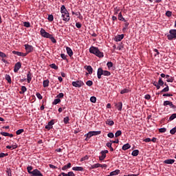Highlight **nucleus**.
Wrapping results in <instances>:
<instances>
[{
  "label": "nucleus",
  "instance_id": "obj_1",
  "mask_svg": "<svg viewBox=\"0 0 176 176\" xmlns=\"http://www.w3.org/2000/svg\"><path fill=\"white\" fill-rule=\"evenodd\" d=\"M60 13L62 14V17L63 21H69L71 20V17L69 16V12L65 8V6L63 5L60 8Z\"/></svg>",
  "mask_w": 176,
  "mask_h": 176
},
{
  "label": "nucleus",
  "instance_id": "obj_2",
  "mask_svg": "<svg viewBox=\"0 0 176 176\" xmlns=\"http://www.w3.org/2000/svg\"><path fill=\"white\" fill-rule=\"evenodd\" d=\"M72 86L74 87H82V86H85V82L82 80L73 81Z\"/></svg>",
  "mask_w": 176,
  "mask_h": 176
},
{
  "label": "nucleus",
  "instance_id": "obj_3",
  "mask_svg": "<svg viewBox=\"0 0 176 176\" xmlns=\"http://www.w3.org/2000/svg\"><path fill=\"white\" fill-rule=\"evenodd\" d=\"M108 152H109L108 150L102 151L100 152L101 156H99V160L102 162V160H104V159L107 157V153H108Z\"/></svg>",
  "mask_w": 176,
  "mask_h": 176
},
{
  "label": "nucleus",
  "instance_id": "obj_4",
  "mask_svg": "<svg viewBox=\"0 0 176 176\" xmlns=\"http://www.w3.org/2000/svg\"><path fill=\"white\" fill-rule=\"evenodd\" d=\"M40 32L41 36H43L44 38H50L52 35L50 33L47 32L44 29H41Z\"/></svg>",
  "mask_w": 176,
  "mask_h": 176
},
{
  "label": "nucleus",
  "instance_id": "obj_5",
  "mask_svg": "<svg viewBox=\"0 0 176 176\" xmlns=\"http://www.w3.org/2000/svg\"><path fill=\"white\" fill-rule=\"evenodd\" d=\"M53 124H54V120L50 121L48 124L45 126V129L47 130H51V129H53Z\"/></svg>",
  "mask_w": 176,
  "mask_h": 176
},
{
  "label": "nucleus",
  "instance_id": "obj_6",
  "mask_svg": "<svg viewBox=\"0 0 176 176\" xmlns=\"http://www.w3.org/2000/svg\"><path fill=\"white\" fill-rule=\"evenodd\" d=\"M25 49L27 53H31V52H32L34 50V47H32V45L25 44Z\"/></svg>",
  "mask_w": 176,
  "mask_h": 176
},
{
  "label": "nucleus",
  "instance_id": "obj_7",
  "mask_svg": "<svg viewBox=\"0 0 176 176\" xmlns=\"http://www.w3.org/2000/svg\"><path fill=\"white\" fill-rule=\"evenodd\" d=\"M20 68H21V63L17 62L14 65V72H19Z\"/></svg>",
  "mask_w": 176,
  "mask_h": 176
},
{
  "label": "nucleus",
  "instance_id": "obj_8",
  "mask_svg": "<svg viewBox=\"0 0 176 176\" xmlns=\"http://www.w3.org/2000/svg\"><path fill=\"white\" fill-rule=\"evenodd\" d=\"M103 74H104V70L102 69V68L101 67L98 68L97 72L98 78L101 79V76H102Z\"/></svg>",
  "mask_w": 176,
  "mask_h": 176
},
{
  "label": "nucleus",
  "instance_id": "obj_9",
  "mask_svg": "<svg viewBox=\"0 0 176 176\" xmlns=\"http://www.w3.org/2000/svg\"><path fill=\"white\" fill-rule=\"evenodd\" d=\"M123 38H124V34H118L115 37L114 41L116 42H120Z\"/></svg>",
  "mask_w": 176,
  "mask_h": 176
},
{
  "label": "nucleus",
  "instance_id": "obj_10",
  "mask_svg": "<svg viewBox=\"0 0 176 176\" xmlns=\"http://www.w3.org/2000/svg\"><path fill=\"white\" fill-rule=\"evenodd\" d=\"M96 52H98V47L92 46L89 48V53L94 54Z\"/></svg>",
  "mask_w": 176,
  "mask_h": 176
},
{
  "label": "nucleus",
  "instance_id": "obj_11",
  "mask_svg": "<svg viewBox=\"0 0 176 176\" xmlns=\"http://www.w3.org/2000/svg\"><path fill=\"white\" fill-rule=\"evenodd\" d=\"M67 53L69 57H72L74 56V52H72V50L69 47H66Z\"/></svg>",
  "mask_w": 176,
  "mask_h": 176
},
{
  "label": "nucleus",
  "instance_id": "obj_12",
  "mask_svg": "<svg viewBox=\"0 0 176 176\" xmlns=\"http://www.w3.org/2000/svg\"><path fill=\"white\" fill-rule=\"evenodd\" d=\"M175 162V160L173 159H169V160H166L164 161V164H173V163Z\"/></svg>",
  "mask_w": 176,
  "mask_h": 176
},
{
  "label": "nucleus",
  "instance_id": "obj_13",
  "mask_svg": "<svg viewBox=\"0 0 176 176\" xmlns=\"http://www.w3.org/2000/svg\"><path fill=\"white\" fill-rule=\"evenodd\" d=\"M116 107L118 111H122V108H123V104L122 103V102H119L118 103L116 104Z\"/></svg>",
  "mask_w": 176,
  "mask_h": 176
},
{
  "label": "nucleus",
  "instance_id": "obj_14",
  "mask_svg": "<svg viewBox=\"0 0 176 176\" xmlns=\"http://www.w3.org/2000/svg\"><path fill=\"white\" fill-rule=\"evenodd\" d=\"M166 82L173 83L174 82V78L170 77L168 74L166 75Z\"/></svg>",
  "mask_w": 176,
  "mask_h": 176
},
{
  "label": "nucleus",
  "instance_id": "obj_15",
  "mask_svg": "<svg viewBox=\"0 0 176 176\" xmlns=\"http://www.w3.org/2000/svg\"><path fill=\"white\" fill-rule=\"evenodd\" d=\"M61 175H63V176H75V173H74V172H72V171L68 172L67 173L63 172V173H61Z\"/></svg>",
  "mask_w": 176,
  "mask_h": 176
},
{
  "label": "nucleus",
  "instance_id": "obj_16",
  "mask_svg": "<svg viewBox=\"0 0 176 176\" xmlns=\"http://www.w3.org/2000/svg\"><path fill=\"white\" fill-rule=\"evenodd\" d=\"M131 148V146L130 144L126 143L122 146V151H127V149H130Z\"/></svg>",
  "mask_w": 176,
  "mask_h": 176
},
{
  "label": "nucleus",
  "instance_id": "obj_17",
  "mask_svg": "<svg viewBox=\"0 0 176 176\" xmlns=\"http://www.w3.org/2000/svg\"><path fill=\"white\" fill-rule=\"evenodd\" d=\"M118 174H120V170L116 169V170L110 173V176L118 175Z\"/></svg>",
  "mask_w": 176,
  "mask_h": 176
},
{
  "label": "nucleus",
  "instance_id": "obj_18",
  "mask_svg": "<svg viewBox=\"0 0 176 176\" xmlns=\"http://www.w3.org/2000/svg\"><path fill=\"white\" fill-rule=\"evenodd\" d=\"M94 54L97 57H100V58L104 57V53L101 52L100 50H98V52H96Z\"/></svg>",
  "mask_w": 176,
  "mask_h": 176
},
{
  "label": "nucleus",
  "instance_id": "obj_19",
  "mask_svg": "<svg viewBox=\"0 0 176 176\" xmlns=\"http://www.w3.org/2000/svg\"><path fill=\"white\" fill-rule=\"evenodd\" d=\"M74 171H83V167L82 166H75L72 168Z\"/></svg>",
  "mask_w": 176,
  "mask_h": 176
},
{
  "label": "nucleus",
  "instance_id": "obj_20",
  "mask_svg": "<svg viewBox=\"0 0 176 176\" xmlns=\"http://www.w3.org/2000/svg\"><path fill=\"white\" fill-rule=\"evenodd\" d=\"M28 83H30L32 80V76H31V72H28L27 74Z\"/></svg>",
  "mask_w": 176,
  "mask_h": 176
},
{
  "label": "nucleus",
  "instance_id": "obj_21",
  "mask_svg": "<svg viewBox=\"0 0 176 176\" xmlns=\"http://www.w3.org/2000/svg\"><path fill=\"white\" fill-rule=\"evenodd\" d=\"M86 69L89 75H91V74H93V67H91V66H87Z\"/></svg>",
  "mask_w": 176,
  "mask_h": 176
},
{
  "label": "nucleus",
  "instance_id": "obj_22",
  "mask_svg": "<svg viewBox=\"0 0 176 176\" xmlns=\"http://www.w3.org/2000/svg\"><path fill=\"white\" fill-rule=\"evenodd\" d=\"M167 38H168V41H173V39H176V36L170 34L167 35Z\"/></svg>",
  "mask_w": 176,
  "mask_h": 176
},
{
  "label": "nucleus",
  "instance_id": "obj_23",
  "mask_svg": "<svg viewBox=\"0 0 176 176\" xmlns=\"http://www.w3.org/2000/svg\"><path fill=\"white\" fill-rule=\"evenodd\" d=\"M106 124H108V126H113L115 124V122H113V120L108 119L106 121Z\"/></svg>",
  "mask_w": 176,
  "mask_h": 176
},
{
  "label": "nucleus",
  "instance_id": "obj_24",
  "mask_svg": "<svg viewBox=\"0 0 176 176\" xmlns=\"http://www.w3.org/2000/svg\"><path fill=\"white\" fill-rule=\"evenodd\" d=\"M6 148H7V149L13 150V149H16V148H18V146H17V144H14L12 146H6Z\"/></svg>",
  "mask_w": 176,
  "mask_h": 176
},
{
  "label": "nucleus",
  "instance_id": "obj_25",
  "mask_svg": "<svg viewBox=\"0 0 176 176\" xmlns=\"http://www.w3.org/2000/svg\"><path fill=\"white\" fill-rule=\"evenodd\" d=\"M118 20H120V21H126V19H124L123 15H122V12L118 14Z\"/></svg>",
  "mask_w": 176,
  "mask_h": 176
},
{
  "label": "nucleus",
  "instance_id": "obj_26",
  "mask_svg": "<svg viewBox=\"0 0 176 176\" xmlns=\"http://www.w3.org/2000/svg\"><path fill=\"white\" fill-rule=\"evenodd\" d=\"M67 168H71V163H68L67 165H65L63 168L62 170L63 171H65V170H67Z\"/></svg>",
  "mask_w": 176,
  "mask_h": 176
},
{
  "label": "nucleus",
  "instance_id": "obj_27",
  "mask_svg": "<svg viewBox=\"0 0 176 176\" xmlns=\"http://www.w3.org/2000/svg\"><path fill=\"white\" fill-rule=\"evenodd\" d=\"M43 87H49V80H45L43 82Z\"/></svg>",
  "mask_w": 176,
  "mask_h": 176
},
{
  "label": "nucleus",
  "instance_id": "obj_28",
  "mask_svg": "<svg viewBox=\"0 0 176 176\" xmlns=\"http://www.w3.org/2000/svg\"><path fill=\"white\" fill-rule=\"evenodd\" d=\"M139 153H140V151L134 150L132 151L131 155H132V156H138Z\"/></svg>",
  "mask_w": 176,
  "mask_h": 176
},
{
  "label": "nucleus",
  "instance_id": "obj_29",
  "mask_svg": "<svg viewBox=\"0 0 176 176\" xmlns=\"http://www.w3.org/2000/svg\"><path fill=\"white\" fill-rule=\"evenodd\" d=\"M85 135H87V138H85V141H87V138H91V137H93V133L91 131H89Z\"/></svg>",
  "mask_w": 176,
  "mask_h": 176
},
{
  "label": "nucleus",
  "instance_id": "obj_30",
  "mask_svg": "<svg viewBox=\"0 0 176 176\" xmlns=\"http://www.w3.org/2000/svg\"><path fill=\"white\" fill-rule=\"evenodd\" d=\"M13 54H16V56H27V54H24L20 52L13 51Z\"/></svg>",
  "mask_w": 176,
  "mask_h": 176
},
{
  "label": "nucleus",
  "instance_id": "obj_31",
  "mask_svg": "<svg viewBox=\"0 0 176 176\" xmlns=\"http://www.w3.org/2000/svg\"><path fill=\"white\" fill-rule=\"evenodd\" d=\"M59 102H61V100H60V98H57L54 100L52 104L53 105H57V104H59Z\"/></svg>",
  "mask_w": 176,
  "mask_h": 176
},
{
  "label": "nucleus",
  "instance_id": "obj_32",
  "mask_svg": "<svg viewBox=\"0 0 176 176\" xmlns=\"http://www.w3.org/2000/svg\"><path fill=\"white\" fill-rule=\"evenodd\" d=\"M6 172L8 174V176H12V170L10 168H7Z\"/></svg>",
  "mask_w": 176,
  "mask_h": 176
},
{
  "label": "nucleus",
  "instance_id": "obj_33",
  "mask_svg": "<svg viewBox=\"0 0 176 176\" xmlns=\"http://www.w3.org/2000/svg\"><path fill=\"white\" fill-rule=\"evenodd\" d=\"M32 169H33V167H32V166H28V167H27L28 173L29 174L32 175Z\"/></svg>",
  "mask_w": 176,
  "mask_h": 176
},
{
  "label": "nucleus",
  "instance_id": "obj_34",
  "mask_svg": "<svg viewBox=\"0 0 176 176\" xmlns=\"http://www.w3.org/2000/svg\"><path fill=\"white\" fill-rule=\"evenodd\" d=\"M6 79L8 82V83H12V78H10V75H6Z\"/></svg>",
  "mask_w": 176,
  "mask_h": 176
},
{
  "label": "nucleus",
  "instance_id": "obj_35",
  "mask_svg": "<svg viewBox=\"0 0 176 176\" xmlns=\"http://www.w3.org/2000/svg\"><path fill=\"white\" fill-rule=\"evenodd\" d=\"M49 39H51V41L52 42V43H56L57 41H56V38H54V36H53V35L51 34V36H50Z\"/></svg>",
  "mask_w": 176,
  "mask_h": 176
},
{
  "label": "nucleus",
  "instance_id": "obj_36",
  "mask_svg": "<svg viewBox=\"0 0 176 176\" xmlns=\"http://www.w3.org/2000/svg\"><path fill=\"white\" fill-rule=\"evenodd\" d=\"M98 167H100V164H95L91 166L90 169L93 170L94 168H98Z\"/></svg>",
  "mask_w": 176,
  "mask_h": 176
},
{
  "label": "nucleus",
  "instance_id": "obj_37",
  "mask_svg": "<svg viewBox=\"0 0 176 176\" xmlns=\"http://www.w3.org/2000/svg\"><path fill=\"white\" fill-rule=\"evenodd\" d=\"M111 73L107 70H103V76H110Z\"/></svg>",
  "mask_w": 176,
  "mask_h": 176
},
{
  "label": "nucleus",
  "instance_id": "obj_38",
  "mask_svg": "<svg viewBox=\"0 0 176 176\" xmlns=\"http://www.w3.org/2000/svg\"><path fill=\"white\" fill-rule=\"evenodd\" d=\"M50 68H52L53 69H58V66L56 65V64L52 63L50 65Z\"/></svg>",
  "mask_w": 176,
  "mask_h": 176
},
{
  "label": "nucleus",
  "instance_id": "obj_39",
  "mask_svg": "<svg viewBox=\"0 0 176 176\" xmlns=\"http://www.w3.org/2000/svg\"><path fill=\"white\" fill-rule=\"evenodd\" d=\"M63 122L65 124H68V123H69V117H65Z\"/></svg>",
  "mask_w": 176,
  "mask_h": 176
},
{
  "label": "nucleus",
  "instance_id": "obj_40",
  "mask_svg": "<svg viewBox=\"0 0 176 176\" xmlns=\"http://www.w3.org/2000/svg\"><path fill=\"white\" fill-rule=\"evenodd\" d=\"M176 118V113L172 114L169 118V121L171 122V120H174V119Z\"/></svg>",
  "mask_w": 176,
  "mask_h": 176
},
{
  "label": "nucleus",
  "instance_id": "obj_41",
  "mask_svg": "<svg viewBox=\"0 0 176 176\" xmlns=\"http://www.w3.org/2000/svg\"><path fill=\"white\" fill-rule=\"evenodd\" d=\"M92 133V135H99V134H101V131H91Z\"/></svg>",
  "mask_w": 176,
  "mask_h": 176
},
{
  "label": "nucleus",
  "instance_id": "obj_42",
  "mask_svg": "<svg viewBox=\"0 0 176 176\" xmlns=\"http://www.w3.org/2000/svg\"><path fill=\"white\" fill-rule=\"evenodd\" d=\"M169 90L170 88L168 87V86H167L161 91V93H167V91H168Z\"/></svg>",
  "mask_w": 176,
  "mask_h": 176
},
{
  "label": "nucleus",
  "instance_id": "obj_43",
  "mask_svg": "<svg viewBox=\"0 0 176 176\" xmlns=\"http://www.w3.org/2000/svg\"><path fill=\"white\" fill-rule=\"evenodd\" d=\"M25 91H27V87H25V86H22L21 87V91L20 92L21 94H24Z\"/></svg>",
  "mask_w": 176,
  "mask_h": 176
},
{
  "label": "nucleus",
  "instance_id": "obj_44",
  "mask_svg": "<svg viewBox=\"0 0 176 176\" xmlns=\"http://www.w3.org/2000/svg\"><path fill=\"white\" fill-rule=\"evenodd\" d=\"M122 135V131H117L116 133H115V137H120Z\"/></svg>",
  "mask_w": 176,
  "mask_h": 176
},
{
  "label": "nucleus",
  "instance_id": "obj_45",
  "mask_svg": "<svg viewBox=\"0 0 176 176\" xmlns=\"http://www.w3.org/2000/svg\"><path fill=\"white\" fill-rule=\"evenodd\" d=\"M90 101H91V102H96V101H97V98H96V96H91V98H90Z\"/></svg>",
  "mask_w": 176,
  "mask_h": 176
},
{
  "label": "nucleus",
  "instance_id": "obj_46",
  "mask_svg": "<svg viewBox=\"0 0 176 176\" xmlns=\"http://www.w3.org/2000/svg\"><path fill=\"white\" fill-rule=\"evenodd\" d=\"M158 85L160 86H163V85H164V82L163 81V80H162V78H159Z\"/></svg>",
  "mask_w": 176,
  "mask_h": 176
},
{
  "label": "nucleus",
  "instance_id": "obj_47",
  "mask_svg": "<svg viewBox=\"0 0 176 176\" xmlns=\"http://www.w3.org/2000/svg\"><path fill=\"white\" fill-rule=\"evenodd\" d=\"M21 133H24V129H19L16 131V135H20Z\"/></svg>",
  "mask_w": 176,
  "mask_h": 176
},
{
  "label": "nucleus",
  "instance_id": "obj_48",
  "mask_svg": "<svg viewBox=\"0 0 176 176\" xmlns=\"http://www.w3.org/2000/svg\"><path fill=\"white\" fill-rule=\"evenodd\" d=\"M23 25L27 28H30V27H31V23H30V22H24Z\"/></svg>",
  "mask_w": 176,
  "mask_h": 176
},
{
  "label": "nucleus",
  "instance_id": "obj_49",
  "mask_svg": "<svg viewBox=\"0 0 176 176\" xmlns=\"http://www.w3.org/2000/svg\"><path fill=\"white\" fill-rule=\"evenodd\" d=\"M47 19L50 21H53V20H54V16H53V14H50V15H48Z\"/></svg>",
  "mask_w": 176,
  "mask_h": 176
},
{
  "label": "nucleus",
  "instance_id": "obj_50",
  "mask_svg": "<svg viewBox=\"0 0 176 176\" xmlns=\"http://www.w3.org/2000/svg\"><path fill=\"white\" fill-rule=\"evenodd\" d=\"M129 89H124L121 90L120 94H124L126 93H129Z\"/></svg>",
  "mask_w": 176,
  "mask_h": 176
},
{
  "label": "nucleus",
  "instance_id": "obj_51",
  "mask_svg": "<svg viewBox=\"0 0 176 176\" xmlns=\"http://www.w3.org/2000/svg\"><path fill=\"white\" fill-rule=\"evenodd\" d=\"M85 160H89V155H85L80 159V162H85Z\"/></svg>",
  "mask_w": 176,
  "mask_h": 176
},
{
  "label": "nucleus",
  "instance_id": "obj_52",
  "mask_svg": "<svg viewBox=\"0 0 176 176\" xmlns=\"http://www.w3.org/2000/svg\"><path fill=\"white\" fill-rule=\"evenodd\" d=\"M169 34L174 35L175 36H176V30H170L169 31Z\"/></svg>",
  "mask_w": 176,
  "mask_h": 176
},
{
  "label": "nucleus",
  "instance_id": "obj_53",
  "mask_svg": "<svg viewBox=\"0 0 176 176\" xmlns=\"http://www.w3.org/2000/svg\"><path fill=\"white\" fill-rule=\"evenodd\" d=\"M86 85H87V86H89L90 87L91 86H93V81L88 80L86 82Z\"/></svg>",
  "mask_w": 176,
  "mask_h": 176
},
{
  "label": "nucleus",
  "instance_id": "obj_54",
  "mask_svg": "<svg viewBox=\"0 0 176 176\" xmlns=\"http://www.w3.org/2000/svg\"><path fill=\"white\" fill-rule=\"evenodd\" d=\"M170 134H172V135L175 134V133H176V126L174 127V128H173V129L170 131Z\"/></svg>",
  "mask_w": 176,
  "mask_h": 176
},
{
  "label": "nucleus",
  "instance_id": "obj_55",
  "mask_svg": "<svg viewBox=\"0 0 176 176\" xmlns=\"http://www.w3.org/2000/svg\"><path fill=\"white\" fill-rule=\"evenodd\" d=\"M170 102H171L169 101V100H166V101L164 102L163 105H164V107H167V105H170Z\"/></svg>",
  "mask_w": 176,
  "mask_h": 176
},
{
  "label": "nucleus",
  "instance_id": "obj_56",
  "mask_svg": "<svg viewBox=\"0 0 176 176\" xmlns=\"http://www.w3.org/2000/svg\"><path fill=\"white\" fill-rule=\"evenodd\" d=\"M160 133H166L167 131V129L166 128H161L159 129Z\"/></svg>",
  "mask_w": 176,
  "mask_h": 176
},
{
  "label": "nucleus",
  "instance_id": "obj_57",
  "mask_svg": "<svg viewBox=\"0 0 176 176\" xmlns=\"http://www.w3.org/2000/svg\"><path fill=\"white\" fill-rule=\"evenodd\" d=\"M107 137H109V138H113V137H115V135H113V133L111 132L107 134Z\"/></svg>",
  "mask_w": 176,
  "mask_h": 176
},
{
  "label": "nucleus",
  "instance_id": "obj_58",
  "mask_svg": "<svg viewBox=\"0 0 176 176\" xmlns=\"http://www.w3.org/2000/svg\"><path fill=\"white\" fill-rule=\"evenodd\" d=\"M107 65L108 68H112V67H113V63H112V62H108L107 63Z\"/></svg>",
  "mask_w": 176,
  "mask_h": 176
},
{
  "label": "nucleus",
  "instance_id": "obj_59",
  "mask_svg": "<svg viewBox=\"0 0 176 176\" xmlns=\"http://www.w3.org/2000/svg\"><path fill=\"white\" fill-rule=\"evenodd\" d=\"M36 96L37 97V98H38V100H42V98H43V97L42 96V95H41L39 93H36Z\"/></svg>",
  "mask_w": 176,
  "mask_h": 176
},
{
  "label": "nucleus",
  "instance_id": "obj_60",
  "mask_svg": "<svg viewBox=\"0 0 176 176\" xmlns=\"http://www.w3.org/2000/svg\"><path fill=\"white\" fill-rule=\"evenodd\" d=\"M169 107L170 108H172V109H175L176 108V106L173 104V102H170V103H169Z\"/></svg>",
  "mask_w": 176,
  "mask_h": 176
},
{
  "label": "nucleus",
  "instance_id": "obj_61",
  "mask_svg": "<svg viewBox=\"0 0 176 176\" xmlns=\"http://www.w3.org/2000/svg\"><path fill=\"white\" fill-rule=\"evenodd\" d=\"M172 14H173V12H171L170 11H167L166 12V16H167V17H171Z\"/></svg>",
  "mask_w": 176,
  "mask_h": 176
},
{
  "label": "nucleus",
  "instance_id": "obj_62",
  "mask_svg": "<svg viewBox=\"0 0 176 176\" xmlns=\"http://www.w3.org/2000/svg\"><path fill=\"white\" fill-rule=\"evenodd\" d=\"M58 98H64V94L63 93H60L57 96H56Z\"/></svg>",
  "mask_w": 176,
  "mask_h": 176
},
{
  "label": "nucleus",
  "instance_id": "obj_63",
  "mask_svg": "<svg viewBox=\"0 0 176 176\" xmlns=\"http://www.w3.org/2000/svg\"><path fill=\"white\" fill-rule=\"evenodd\" d=\"M0 57H1V58H5V57H6V54L0 52Z\"/></svg>",
  "mask_w": 176,
  "mask_h": 176
},
{
  "label": "nucleus",
  "instance_id": "obj_64",
  "mask_svg": "<svg viewBox=\"0 0 176 176\" xmlns=\"http://www.w3.org/2000/svg\"><path fill=\"white\" fill-rule=\"evenodd\" d=\"M8 153H1L0 157H5V156H8Z\"/></svg>",
  "mask_w": 176,
  "mask_h": 176
}]
</instances>
